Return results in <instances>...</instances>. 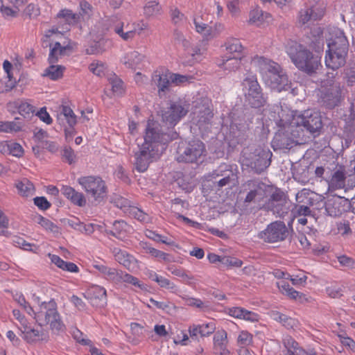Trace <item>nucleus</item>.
<instances>
[{
	"mask_svg": "<svg viewBox=\"0 0 355 355\" xmlns=\"http://www.w3.org/2000/svg\"><path fill=\"white\" fill-rule=\"evenodd\" d=\"M121 62L127 67L133 70L141 69L148 62L146 57L137 51H132L127 53L122 58Z\"/></svg>",
	"mask_w": 355,
	"mask_h": 355,
	"instance_id": "21",
	"label": "nucleus"
},
{
	"mask_svg": "<svg viewBox=\"0 0 355 355\" xmlns=\"http://www.w3.org/2000/svg\"><path fill=\"white\" fill-rule=\"evenodd\" d=\"M189 110V103L184 99L172 102L168 110L163 114L164 120L170 125H175L186 114Z\"/></svg>",
	"mask_w": 355,
	"mask_h": 355,
	"instance_id": "15",
	"label": "nucleus"
},
{
	"mask_svg": "<svg viewBox=\"0 0 355 355\" xmlns=\"http://www.w3.org/2000/svg\"><path fill=\"white\" fill-rule=\"evenodd\" d=\"M271 17L268 12H264L260 8L256 7L252 9L249 12L248 24L255 26H261L266 21Z\"/></svg>",
	"mask_w": 355,
	"mask_h": 355,
	"instance_id": "29",
	"label": "nucleus"
},
{
	"mask_svg": "<svg viewBox=\"0 0 355 355\" xmlns=\"http://www.w3.org/2000/svg\"><path fill=\"white\" fill-rule=\"evenodd\" d=\"M18 193L24 197H31L35 194V187L28 179L24 178L16 184Z\"/></svg>",
	"mask_w": 355,
	"mask_h": 355,
	"instance_id": "37",
	"label": "nucleus"
},
{
	"mask_svg": "<svg viewBox=\"0 0 355 355\" xmlns=\"http://www.w3.org/2000/svg\"><path fill=\"white\" fill-rule=\"evenodd\" d=\"M15 300L21 306L25 311L29 315H32L33 308L26 302L25 297L21 294H16L14 296Z\"/></svg>",
	"mask_w": 355,
	"mask_h": 355,
	"instance_id": "54",
	"label": "nucleus"
},
{
	"mask_svg": "<svg viewBox=\"0 0 355 355\" xmlns=\"http://www.w3.org/2000/svg\"><path fill=\"white\" fill-rule=\"evenodd\" d=\"M201 331V336H209L211 334H213L216 329V325L214 322H210L206 324H200Z\"/></svg>",
	"mask_w": 355,
	"mask_h": 355,
	"instance_id": "59",
	"label": "nucleus"
},
{
	"mask_svg": "<svg viewBox=\"0 0 355 355\" xmlns=\"http://www.w3.org/2000/svg\"><path fill=\"white\" fill-rule=\"evenodd\" d=\"M62 158L69 164L76 162V156L73 150L70 147H64L62 150Z\"/></svg>",
	"mask_w": 355,
	"mask_h": 355,
	"instance_id": "57",
	"label": "nucleus"
},
{
	"mask_svg": "<svg viewBox=\"0 0 355 355\" xmlns=\"http://www.w3.org/2000/svg\"><path fill=\"white\" fill-rule=\"evenodd\" d=\"M156 283L161 288L168 289L171 293H176L178 291V286L163 276L160 275Z\"/></svg>",
	"mask_w": 355,
	"mask_h": 355,
	"instance_id": "48",
	"label": "nucleus"
},
{
	"mask_svg": "<svg viewBox=\"0 0 355 355\" xmlns=\"http://www.w3.org/2000/svg\"><path fill=\"white\" fill-rule=\"evenodd\" d=\"M115 260L128 270L133 269L137 263V260L126 251L119 248H114L112 250Z\"/></svg>",
	"mask_w": 355,
	"mask_h": 355,
	"instance_id": "25",
	"label": "nucleus"
},
{
	"mask_svg": "<svg viewBox=\"0 0 355 355\" xmlns=\"http://www.w3.org/2000/svg\"><path fill=\"white\" fill-rule=\"evenodd\" d=\"M194 24L196 31L202 34L207 39L211 38L215 36L211 27L209 26L206 24L194 19Z\"/></svg>",
	"mask_w": 355,
	"mask_h": 355,
	"instance_id": "44",
	"label": "nucleus"
},
{
	"mask_svg": "<svg viewBox=\"0 0 355 355\" xmlns=\"http://www.w3.org/2000/svg\"><path fill=\"white\" fill-rule=\"evenodd\" d=\"M338 336L344 346L347 347L352 351H355V341L353 339L341 334H338Z\"/></svg>",
	"mask_w": 355,
	"mask_h": 355,
	"instance_id": "64",
	"label": "nucleus"
},
{
	"mask_svg": "<svg viewBox=\"0 0 355 355\" xmlns=\"http://www.w3.org/2000/svg\"><path fill=\"white\" fill-rule=\"evenodd\" d=\"M345 186V174L343 167H340L334 173L329 181V187L333 189H340Z\"/></svg>",
	"mask_w": 355,
	"mask_h": 355,
	"instance_id": "35",
	"label": "nucleus"
},
{
	"mask_svg": "<svg viewBox=\"0 0 355 355\" xmlns=\"http://www.w3.org/2000/svg\"><path fill=\"white\" fill-rule=\"evenodd\" d=\"M329 88H326L323 91L322 101L329 108H333L340 101V84L333 80L327 83Z\"/></svg>",
	"mask_w": 355,
	"mask_h": 355,
	"instance_id": "18",
	"label": "nucleus"
},
{
	"mask_svg": "<svg viewBox=\"0 0 355 355\" xmlns=\"http://www.w3.org/2000/svg\"><path fill=\"white\" fill-rule=\"evenodd\" d=\"M108 81L111 85L112 92L114 96H122L125 92L123 82L116 75L109 77Z\"/></svg>",
	"mask_w": 355,
	"mask_h": 355,
	"instance_id": "40",
	"label": "nucleus"
},
{
	"mask_svg": "<svg viewBox=\"0 0 355 355\" xmlns=\"http://www.w3.org/2000/svg\"><path fill=\"white\" fill-rule=\"evenodd\" d=\"M140 246L145 250L146 253L150 254L154 258H157L159 260H162L165 262L171 261L170 254L151 247L147 243L141 242L140 243Z\"/></svg>",
	"mask_w": 355,
	"mask_h": 355,
	"instance_id": "36",
	"label": "nucleus"
},
{
	"mask_svg": "<svg viewBox=\"0 0 355 355\" xmlns=\"http://www.w3.org/2000/svg\"><path fill=\"white\" fill-rule=\"evenodd\" d=\"M143 11L146 18H153L162 15V8L157 0H147Z\"/></svg>",
	"mask_w": 355,
	"mask_h": 355,
	"instance_id": "30",
	"label": "nucleus"
},
{
	"mask_svg": "<svg viewBox=\"0 0 355 355\" xmlns=\"http://www.w3.org/2000/svg\"><path fill=\"white\" fill-rule=\"evenodd\" d=\"M266 185L258 180H248L241 185L240 193L245 194L244 203L249 205L262 200L266 195Z\"/></svg>",
	"mask_w": 355,
	"mask_h": 355,
	"instance_id": "13",
	"label": "nucleus"
},
{
	"mask_svg": "<svg viewBox=\"0 0 355 355\" xmlns=\"http://www.w3.org/2000/svg\"><path fill=\"white\" fill-rule=\"evenodd\" d=\"M329 35L330 37L327 39L328 50L325 56V64L328 68L336 70L346 62L349 44L343 31L340 28H332Z\"/></svg>",
	"mask_w": 355,
	"mask_h": 355,
	"instance_id": "4",
	"label": "nucleus"
},
{
	"mask_svg": "<svg viewBox=\"0 0 355 355\" xmlns=\"http://www.w3.org/2000/svg\"><path fill=\"white\" fill-rule=\"evenodd\" d=\"M130 230L129 225L123 220L115 221L110 234L119 239H123Z\"/></svg>",
	"mask_w": 355,
	"mask_h": 355,
	"instance_id": "39",
	"label": "nucleus"
},
{
	"mask_svg": "<svg viewBox=\"0 0 355 355\" xmlns=\"http://www.w3.org/2000/svg\"><path fill=\"white\" fill-rule=\"evenodd\" d=\"M78 182L94 204L98 205L107 198V185L99 176H82L78 179Z\"/></svg>",
	"mask_w": 355,
	"mask_h": 355,
	"instance_id": "7",
	"label": "nucleus"
},
{
	"mask_svg": "<svg viewBox=\"0 0 355 355\" xmlns=\"http://www.w3.org/2000/svg\"><path fill=\"white\" fill-rule=\"evenodd\" d=\"M289 230L282 221L270 223L266 228L258 234V237L268 243H276L285 240Z\"/></svg>",
	"mask_w": 355,
	"mask_h": 355,
	"instance_id": "14",
	"label": "nucleus"
},
{
	"mask_svg": "<svg viewBox=\"0 0 355 355\" xmlns=\"http://www.w3.org/2000/svg\"><path fill=\"white\" fill-rule=\"evenodd\" d=\"M191 116L192 123L198 126L202 133L209 130L213 113L208 103H196L192 109Z\"/></svg>",
	"mask_w": 355,
	"mask_h": 355,
	"instance_id": "12",
	"label": "nucleus"
},
{
	"mask_svg": "<svg viewBox=\"0 0 355 355\" xmlns=\"http://www.w3.org/2000/svg\"><path fill=\"white\" fill-rule=\"evenodd\" d=\"M31 315L40 326L50 324L51 328L55 331H62L64 328L54 300L42 302L37 309H33Z\"/></svg>",
	"mask_w": 355,
	"mask_h": 355,
	"instance_id": "6",
	"label": "nucleus"
},
{
	"mask_svg": "<svg viewBox=\"0 0 355 355\" xmlns=\"http://www.w3.org/2000/svg\"><path fill=\"white\" fill-rule=\"evenodd\" d=\"M286 53L300 70L307 73H314L320 67V58L314 55L303 45L291 42L286 46Z\"/></svg>",
	"mask_w": 355,
	"mask_h": 355,
	"instance_id": "5",
	"label": "nucleus"
},
{
	"mask_svg": "<svg viewBox=\"0 0 355 355\" xmlns=\"http://www.w3.org/2000/svg\"><path fill=\"white\" fill-rule=\"evenodd\" d=\"M110 28L123 40L129 41L134 39L137 35H140L144 31L147 30L148 24L144 20H139L125 25L124 22L116 20L113 21Z\"/></svg>",
	"mask_w": 355,
	"mask_h": 355,
	"instance_id": "10",
	"label": "nucleus"
},
{
	"mask_svg": "<svg viewBox=\"0 0 355 355\" xmlns=\"http://www.w3.org/2000/svg\"><path fill=\"white\" fill-rule=\"evenodd\" d=\"M64 69L65 68L61 65L51 64V66L45 69L43 76L48 77L53 80H56L62 77Z\"/></svg>",
	"mask_w": 355,
	"mask_h": 355,
	"instance_id": "41",
	"label": "nucleus"
},
{
	"mask_svg": "<svg viewBox=\"0 0 355 355\" xmlns=\"http://www.w3.org/2000/svg\"><path fill=\"white\" fill-rule=\"evenodd\" d=\"M114 203L116 207L123 209L125 211H129L131 207L130 206V202L126 198L121 196L116 197L114 200Z\"/></svg>",
	"mask_w": 355,
	"mask_h": 355,
	"instance_id": "63",
	"label": "nucleus"
},
{
	"mask_svg": "<svg viewBox=\"0 0 355 355\" xmlns=\"http://www.w3.org/2000/svg\"><path fill=\"white\" fill-rule=\"evenodd\" d=\"M168 135L163 133L158 123L148 121L144 142L135 155V166L139 172L147 170L150 162L160 157L168 142Z\"/></svg>",
	"mask_w": 355,
	"mask_h": 355,
	"instance_id": "2",
	"label": "nucleus"
},
{
	"mask_svg": "<svg viewBox=\"0 0 355 355\" xmlns=\"http://www.w3.org/2000/svg\"><path fill=\"white\" fill-rule=\"evenodd\" d=\"M263 155H265V153L251 163V167L254 168L257 173H261L270 165V161L266 159L267 155L265 157H263Z\"/></svg>",
	"mask_w": 355,
	"mask_h": 355,
	"instance_id": "50",
	"label": "nucleus"
},
{
	"mask_svg": "<svg viewBox=\"0 0 355 355\" xmlns=\"http://www.w3.org/2000/svg\"><path fill=\"white\" fill-rule=\"evenodd\" d=\"M92 266L94 268L98 271L100 275L106 280L117 284V279H119V270L114 268H110L105 265L103 261L94 260L92 263Z\"/></svg>",
	"mask_w": 355,
	"mask_h": 355,
	"instance_id": "22",
	"label": "nucleus"
},
{
	"mask_svg": "<svg viewBox=\"0 0 355 355\" xmlns=\"http://www.w3.org/2000/svg\"><path fill=\"white\" fill-rule=\"evenodd\" d=\"M166 269L172 275L180 277L184 284L189 286H192L196 284L195 277L183 268L176 266L175 265H169L167 266Z\"/></svg>",
	"mask_w": 355,
	"mask_h": 355,
	"instance_id": "27",
	"label": "nucleus"
},
{
	"mask_svg": "<svg viewBox=\"0 0 355 355\" xmlns=\"http://www.w3.org/2000/svg\"><path fill=\"white\" fill-rule=\"evenodd\" d=\"M242 58L239 55L237 57L225 55L217 61V65L224 71H234L240 68Z\"/></svg>",
	"mask_w": 355,
	"mask_h": 355,
	"instance_id": "24",
	"label": "nucleus"
},
{
	"mask_svg": "<svg viewBox=\"0 0 355 355\" xmlns=\"http://www.w3.org/2000/svg\"><path fill=\"white\" fill-rule=\"evenodd\" d=\"M19 113L24 116H29L34 112V107L27 102H21L18 107Z\"/></svg>",
	"mask_w": 355,
	"mask_h": 355,
	"instance_id": "60",
	"label": "nucleus"
},
{
	"mask_svg": "<svg viewBox=\"0 0 355 355\" xmlns=\"http://www.w3.org/2000/svg\"><path fill=\"white\" fill-rule=\"evenodd\" d=\"M286 204L284 193L280 190H275L265 204V209L281 217L287 213Z\"/></svg>",
	"mask_w": 355,
	"mask_h": 355,
	"instance_id": "17",
	"label": "nucleus"
},
{
	"mask_svg": "<svg viewBox=\"0 0 355 355\" xmlns=\"http://www.w3.org/2000/svg\"><path fill=\"white\" fill-rule=\"evenodd\" d=\"M236 342L240 347H248L252 344L253 336L248 331H241L238 335Z\"/></svg>",
	"mask_w": 355,
	"mask_h": 355,
	"instance_id": "46",
	"label": "nucleus"
},
{
	"mask_svg": "<svg viewBox=\"0 0 355 355\" xmlns=\"http://www.w3.org/2000/svg\"><path fill=\"white\" fill-rule=\"evenodd\" d=\"M35 221L46 230L52 232H58V227L53 223L40 215L35 217Z\"/></svg>",
	"mask_w": 355,
	"mask_h": 355,
	"instance_id": "49",
	"label": "nucleus"
},
{
	"mask_svg": "<svg viewBox=\"0 0 355 355\" xmlns=\"http://www.w3.org/2000/svg\"><path fill=\"white\" fill-rule=\"evenodd\" d=\"M79 6L80 12L78 15H80V17H89L91 15L92 12V7L88 2L86 1H80Z\"/></svg>",
	"mask_w": 355,
	"mask_h": 355,
	"instance_id": "55",
	"label": "nucleus"
},
{
	"mask_svg": "<svg viewBox=\"0 0 355 355\" xmlns=\"http://www.w3.org/2000/svg\"><path fill=\"white\" fill-rule=\"evenodd\" d=\"M24 123L19 118L12 121H0V132L16 133L22 130Z\"/></svg>",
	"mask_w": 355,
	"mask_h": 355,
	"instance_id": "34",
	"label": "nucleus"
},
{
	"mask_svg": "<svg viewBox=\"0 0 355 355\" xmlns=\"http://www.w3.org/2000/svg\"><path fill=\"white\" fill-rule=\"evenodd\" d=\"M58 18H62L69 25L77 24L80 20V15L73 13L71 10L62 9L57 15Z\"/></svg>",
	"mask_w": 355,
	"mask_h": 355,
	"instance_id": "43",
	"label": "nucleus"
},
{
	"mask_svg": "<svg viewBox=\"0 0 355 355\" xmlns=\"http://www.w3.org/2000/svg\"><path fill=\"white\" fill-rule=\"evenodd\" d=\"M277 122L281 128L275 135L273 146L288 148L291 145L288 139L300 137L304 129L310 132H315L322 128V119L320 114L312 110H306L303 113L291 110H282L279 113Z\"/></svg>",
	"mask_w": 355,
	"mask_h": 355,
	"instance_id": "1",
	"label": "nucleus"
},
{
	"mask_svg": "<svg viewBox=\"0 0 355 355\" xmlns=\"http://www.w3.org/2000/svg\"><path fill=\"white\" fill-rule=\"evenodd\" d=\"M324 12L325 6L324 5L305 6L298 12L297 24L299 26H303L308 24L310 21L319 20L324 16Z\"/></svg>",
	"mask_w": 355,
	"mask_h": 355,
	"instance_id": "16",
	"label": "nucleus"
},
{
	"mask_svg": "<svg viewBox=\"0 0 355 355\" xmlns=\"http://www.w3.org/2000/svg\"><path fill=\"white\" fill-rule=\"evenodd\" d=\"M243 90L245 101L254 107H259L264 103L261 88L255 75H248L243 81Z\"/></svg>",
	"mask_w": 355,
	"mask_h": 355,
	"instance_id": "11",
	"label": "nucleus"
},
{
	"mask_svg": "<svg viewBox=\"0 0 355 355\" xmlns=\"http://www.w3.org/2000/svg\"><path fill=\"white\" fill-rule=\"evenodd\" d=\"M260 319V316L258 313L248 311L245 309H243L241 320H244L250 322H258Z\"/></svg>",
	"mask_w": 355,
	"mask_h": 355,
	"instance_id": "61",
	"label": "nucleus"
},
{
	"mask_svg": "<svg viewBox=\"0 0 355 355\" xmlns=\"http://www.w3.org/2000/svg\"><path fill=\"white\" fill-rule=\"evenodd\" d=\"M315 193L307 189H302L296 195V200L299 203H304L309 205H313L312 200L314 198Z\"/></svg>",
	"mask_w": 355,
	"mask_h": 355,
	"instance_id": "45",
	"label": "nucleus"
},
{
	"mask_svg": "<svg viewBox=\"0 0 355 355\" xmlns=\"http://www.w3.org/2000/svg\"><path fill=\"white\" fill-rule=\"evenodd\" d=\"M24 153V150L19 144L10 141L9 155L17 157H21L23 156Z\"/></svg>",
	"mask_w": 355,
	"mask_h": 355,
	"instance_id": "58",
	"label": "nucleus"
},
{
	"mask_svg": "<svg viewBox=\"0 0 355 355\" xmlns=\"http://www.w3.org/2000/svg\"><path fill=\"white\" fill-rule=\"evenodd\" d=\"M129 214L134 218H137L141 222H146L148 220V216L141 209L132 207L130 208Z\"/></svg>",
	"mask_w": 355,
	"mask_h": 355,
	"instance_id": "56",
	"label": "nucleus"
},
{
	"mask_svg": "<svg viewBox=\"0 0 355 355\" xmlns=\"http://www.w3.org/2000/svg\"><path fill=\"white\" fill-rule=\"evenodd\" d=\"M13 7L5 6L3 0H0V12L3 17L6 19L14 18L18 16L19 8L24 5H17L15 2H10Z\"/></svg>",
	"mask_w": 355,
	"mask_h": 355,
	"instance_id": "38",
	"label": "nucleus"
},
{
	"mask_svg": "<svg viewBox=\"0 0 355 355\" xmlns=\"http://www.w3.org/2000/svg\"><path fill=\"white\" fill-rule=\"evenodd\" d=\"M21 336L27 342L33 343L43 339L44 334L37 329H33L29 324L20 329Z\"/></svg>",
	"mask_w": 355,
	"mask_h": 355,
	"instance_id": "33",
	"label": "nucleus"
},
{
	"mask_svg": "<svg viewBox=\"0 0 355 355\" xmlns=\"http://www.w3.org/2000/svg\"><path fill=\"white\" fill-rule=\"evenodd\" d=\"M289 279L294 286H304L306 284L307 276L304 272L302 271L296 275H291Z\"/></svg>",
	"mask_w": 355,
	"mask_h": 355,
	"instance_id": "53",
	"label": "nucleus"
},
{
	"mask_svg": "<svg viewBox=\"0 0 355 355\" xmlns=\"http://www.w3.org/2000/svg\"><path fill=\"white\" fill-rule=\"evenodd\" d=\"M228 343L227 334L224 329L216 332L213 338L214 353L221 355L229 352L227 346Z\"/></svg>",
	"mask_w": 355,
	"mask_h": 355,
	"instance_id": "23",
	"label": "nucleus"
},
{
	"mask_svg": "<svg viewBox=\"0 0 355 355\" xmlns=\"http://www.w3.org/2000/svg\"><path fill=\"white\" fill-rule=\"evenodd\" d=\"M193 79L192 76L171 73V83L176 85L191 83Z\"/></svg>",
	"mask_w": 355,
	"mask_h": 355,
	"instance_id": "51",
	"label": "nucleus"
},
{
	"mask_svg": "<svg viewBox=\"0 0 355 355\" xmlns=\"http://www.w3.org/2000/svg\"><path fill=\"white\" fill-rule=\"evenodd\" d=\"M338 260L340 266L345 267L348 269H353L355 268V261L353 259L342 255L338 257Z\"/></svg>",
	"mask_w": 355,
	"mask_h": 355,
	"instance_id": "62",
	"label": "nucleus"
},
{
	"mask_svg": "<svg viewBox=\"0 0 355 355\" xmlns=\"http://www.w3.org/2000/svg\"><path fill=\"white\" fill-rule=\"evenodd\" d=\"M225 49L227 51L226 55L237 57L239 55L240 58H243L244 48L241 42L236 38L229 39L225 43Z\"/></svg>",
	"mask_w": 355,
	"mask_h": 355,
	"instance_id": "31",
	"label": "nucleus"
},
{
	"mask_svg": "<svg viewBox=\"0 0 355 355\" xmlns=\"http://www.w3.org/2000/svg\"><path fill=\"white\" fill-rule=\"evenodd\" d=\"M252 64L261 73L267 86L272 90L280 92L291 88V81L280 65L269 59L255 56Z\"/></svg>",
	"mask_w": 355,
	"mask_h": 355,
	"instance_id": "3",
	"label": "nucleus"
},
{
	"mask_svg": "<svg viewBox=\"0 0 355 355\" xmlns=\"http://www.w3.org/2000/svg\"><path fill=\"white\" fill-rule=\"evenodd\" d=\"M68 28H63L59 31L58 28H52L45 31L44 37L46 38L44 42H47V39L55 41L54 46L51 49L49 61L50 64H54L58 62V59L68 53L71 49L67 41L64 40L62 43L55 41L63 36V32L67 31Z\"/></svg>",
	"mask_w": 355,
	"mask_h": 355,
	"instance_id": "9",
	"label": "nucleus"
},
{
	"mask_svg": "<svg viewBox=\"0 0 355 355\" xmlns=\"http://www.w3.org/2000/svg\"><path fill=\"white\" fill-rule=\"evenodd\" d=\"M282 343L286 349L284 355H302L300 349H302V348L299 346L298 343L296 342L291 336H284L282 338Z\"/></svg>",
	"mask_w": 355,
	"mask_h": 355,
	"instance_id": "32",
	"label": "nucleus"
},
{
	"mask_svg": "<svg viewBox=\"0 0 355 355\" xmlns=\"http://www.w3.org/2000/svg\"><path fill=\"white\" fill-rule=\"evenodd\" d=\"M152 80L158 87V93L162 96V93L169 90L171 83V72L166 69H159L154 71Z\"/></svg>",
	"mask_w": 355,
	"mask_h": 355,
	"instance_id": "20",
	"label": "nucleus"
},
{
	"mask_svg": "<svg viewBox=\"0 0 355 355\" xmlns=\"http://www.w3.org/2000/svg\"><path fill=\"white\" fill-rule=\"evenodd\" d=\"M206 148L203 142L195 139L182 142L178 149L177 161L185 163H199L204 160L206 156Z\"/></svg>",
	"mask_w": 355,
	"mask_h": 355,
	"instance_id": "8",
	"label": "nucleus"
},
{
	"mask_svg": "<svg viewBox=\"0 0 355 355\" xmlns=\"http://www.w3.org/2000/svg\"><path fill=\"white\" fill-rule=\"evenodd\" d=\"M342 201V198L340 197L332 196L329 198L324 203L327 215L334 217L340 216L343 211Z\"/></svg>",
	"mask_w": 355,
	"mask_h": 355,
	"instance_id": "26",
	"label": "nucleus"
},
{
	"mask_svg": "<svg viewBox=\"0 0 355 355\" xmlns=\"http://www.w3.org/2000/svg\"><path fill=\"white\" fill-rule=\"evenodd\" d=\"M91 304L96 307H103L107 304L106 290L100 286H92L84 294Z\"/></svg>",
	"mask_w": 355,
	"mask_h": 355,
	"instance_id": "19",
	"label": "nucleus"
},
{
	"mask_svg": "<svg viewBox=\"0 0 355 355\" xmlns=\"http://www.w3.org/2000/svg\"><path fill=\"white\" fill-rule=\"evenodd\" d=\"M58 120L60 123L64 125V121L69 127H74L77 123V117L71 107L62 105L60 112L58 114Z\"/></svg>",
	"mask_w": 355,
	"mask_h": 355,
	"instance_id": "28",
	"label": "nucleus"
},
{
	"mask_svg": "<svg viewBox=\"0 0 355 355\" xmlns=\"http://www.w3.org/2000/svg\"><path fill=\"white\" fill-rule=\"evenodd\" d=\"M170 15L173 23L175 25H181L186 20L184 15L177 8H171Z\"/></svg>",
	"mask_w": 355,
	"mask_h": 355,
	"instance_id": "52",
	"label": "nucleus"
},
{
	"mask_svg": "<svg viewBox=\"0 0 355 355\" xmlns=\"http://www.w3.org/2000/svg\"><path fill=\"white\" fill-rule=\"evenodd\" d=\"M277 287L279 291L283 293L286 295L291 299H297L298 297L301 295V294L295 291L294 288L290 286V285L284 279L280 280L277 283Z\"/></svg>",
	"mask_w": 355,
	"mask_h": 355,
	"instance_id": "42",
	"label": "nucleus"
},
{
	"mask_svg": "<svg viewBox=\"0 0 355 355\" xmlns=\"http://www.w3.org/2000/svg\"><path fill=\"white\" fill-rule=\"evenodd\" d=\"M89 69L94 75L102 77L105 74L106 66L100 61H94L89 64Z\"/></svg>",
	"mask_w": 355,
	"mask_h": 355,
	"instance_id": "47",
	"label": "nucleus"
}]
</instances>
